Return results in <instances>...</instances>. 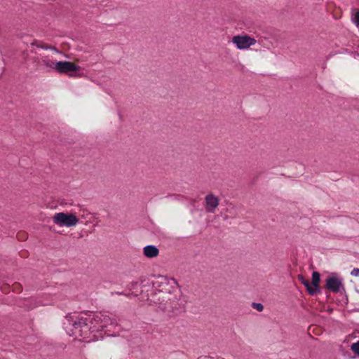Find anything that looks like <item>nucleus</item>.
Returning a JSON list of instances; mask_svg holds the SVG:
<instances>
[{
    "label": "nucleus",
    "mask_w": 359,
    "mask_h": 359,
    "mask_svg": "<svg viewBox=\"0 0 359 359\" xmlns=\"http://www.w3.org/2000/svg\"><path fill=\"white\" fill-rule=\"evenodd\" d=\"M232 42L236 45L238 49L245 50L255 45L257 41L254 38L245 34L233 36Z\"/></svg>",
    "instance_id": "5"
},
{
    "label": "nucleus",
    "mask_w": 359,
    "mask_h": 359,
    "mask_svg": "<svg viewBox=\"0 0 359 359\" xmlns=\"http://www.w3.org/2000/svg\"><path fill=\"white\" fill-rule=\"evenodd\" d=\"M53 222L55 224L60 226L71 227L76 226L79 222V219L75 214L57 212L53 217Z\"/></svg>",
    "instance_id": "4"
},
{
    "label": "nucleus",
    "mask_w": 359,
    "mask_h": 359,
    "mask_svg": "<svg viewBox=\"0 0 359 359\" xmlns=\"http://www.w3.org/2000/svg\"><path fill=\"white\" fill-rule=\"evenodd\" d=\"M92 313H86L75 320L72 328L68 332L69 335L74 336L75 339L89 342L97 340L102 337V334H98L97 330H94L95 323H93Z\"/></svg>",
    "instance_id": "1"
},
{
    "label": "nucleus",
    "mask_w": 359,
    "mask_h": 359,
    "mask_svg": "<svg viewBox=\"0 0 359 359\" xmlns=\"http://www.w3.org/2000/svg\"><path fill=\"white\" fill-rule=\"evenodd\" d=\"M355 23L357 26H359V9L355 14Z\"/></svg>",
    "instance_id": "16"
},
{
    "label": "nucleus",
    "mask_w": 359,
    "mask_h": 359,
    "mask_svg": "<svg viewBox=\"0 0 359 359\" xmlns=\"http://www.w3.org/2000/svg\"><path fill=\"white\" fill-rule=\"evenodd\" d=\"M351 348L355 353L359 355V341L353 343L351 345Z\"/></svg>",
    "instance_id": "14"
},
{
    "label": "nucleus",
    "mask_w": 359,
    "mask_h": 359,
    "mask_svg": "<svg viewBox=\"0 0 359 359\" xmlns=\"http://www.w3.org/2000/svg\"><path fill=\"white\" fill-rule=\"evenodd\" d=\"M297 278L298 280L306 287L308 292L311 294V295H313L315 294V291H313V290H312L311 288V283H309V281L308 280H306L303 275L302 274H299L297 276Z\"/></svg>",
    "instance_id": "12"
},
{
    "label": "nucleus",
    "mask_w": 359,
    "mask_h": 359,
    "mask_svg": "<svg viewBox=\"0 0 359 359\" xmlns=\"http://www.w3.org/2000/svg\"><path fill=\"white\" fill-rule=\"evenodd\" d=\"M326 287L333 292H338L342 287V283L335 277H329L326 280Z\"/></svg>",
    "instance_id": "8"
},
{
    "label": "nucleus",
    "mask_w": 359,
    "mask_h": 359,
    "mask_svg": "<svg viewBox=\"0 0 359 359\" xmlns=\"http://www.w3.org/2000/svg\"><path fill=\"white\" fill-rule=\"evenodd\" d=\"M42 64L46 67L55 71L56 62L50 59L48 57H43L41 59Z\"/></svg>",
    "instance_id": "13"
},
{
    "label": "nucleus",
    "mask_w": 359,
    "mask_h": 359,
    "mask_svg": "<svg viewBox=\"0 0 359 359\" xmlns=\"http://www.w3.org/2000/svg\"><path fill=\"white\" fill-rule=\"evenodd\" d=\"M23 306L27 310H32L41 306L47 305L41 299L39 298H29L24 301Z\"/></svg>",
    "instance_id": "9"
},
{
    "label": "nucleus",
    "mask_w": 359,
    "mask_h": 359,
    "mask_svg": "<svg viewBox=\"0 0 359 359\" xmlns=\"http://www.w3.org/2000/svg\"><path fill=\"white\" fill-rule=\"evenodd\" d=\"M179 292L177 288L171 290H159L151 294L150 301L158 304L164 311H174L178 308Z\"/></svg>",
    "instance_id": "2"
},
{
    "label": "nucleus",
    "mask_w": 359,
    "mask_h": 359,
    "mask_svg": "<svg viewBox=\"0 0 359 359\" xmlns=\"http://www.w3.org/2000/svg\"><path fill=\"white\" fill-rule=\"evenodd\" d=\"M320 280V275L317 271H313L312 273V283L311 284V288L315 291V294L316 293L318 287L319 283Z\"/></svg>",
    "instance_id": "11"
},
{
    "label": "nucleus",
    "mask_w": 359,
    "mask_h": 359,
    "mask_svg": "<svg viewBox=\"0 0 359 359\" xmlns=\"http://www.w3.org/2000/svg\"><path fill=\"white\" fill-rule=\"evenodd\" d=\"M93 323H95L94 330L100 332L104 331L109 327H114L118 325L117 318L109 313H92Z\"/></svg>",
    "instance_id": "3"
},
{
    "label": "nucleus",
    "mask_w": 359,
    "mask_h": 359,
    "mask_svg": "<svg viewBox=\"0 0 359 359\" xmlns=\"http://www.w3.org/2000/svg\"><path fill=\"white\" fill-rule=\"evenodd\" d=\"M252 307L259 312L264 309V306L260 303H252Z\"/></svg>",
    "instance_id": "15"
},
{
    "label": "nucleus",
    "mask_w": 359,
    "mask_h": 359,
    "mask_svg": "<svg viewBox=\"0 0 359 359\" xmlns=\"http://www.w3.org/2000/svg\"><path fill=\"white\" fill-rule=\"evenodd\" d=\"M351 274L353 276H359V269L355 268L351 272Z\"/></svg>",
    "instance_id": "17"
},
{
    "label": "nucleus",
    "mask_w": 359,
    "mask_h": 359,
    "mask_svg": "<svg viewBox=\"0 0 359 359\" xmlns=\"http://www.w3.org/2000/svg\"><path fill=\"white\" fill-rule=\"evenodd\" d=\"M144 255L148 258L156 257L159 254L158 249L154 245H147L143 249Z\"/></svg>",
    "instance_id": "10"
},
{
    "label": "nucleus",
    "mask_w": 359,
    "mask_h": 359,
    "mask_svg": "<svg viewBox=\"0 0 359 359\" xmlns=\"http://www.w3.org/2000/svg\"><path fill=\"white\" fill-rule=\"evenodd\" d=\"M80 69V67L69 61L56 62L55 71L59 74H70Z\"/></svg>",
    "instance_id": "6"
},
{
    "label": "nucleus",
    "mask_w": 359,
    "mask_h": 359,
    "mask_svg": "<svg viewBox=\"0 0 359 359\" xmlns=\"http://www.w3.org/2000/svg\"><path fill=\"white\" fill-rule=\"evenodd\" d=\"M13 290L15 292H19L20 290V286L18 284L13 285Z\"/></svg>",
    "instance_id": "18"
},
{
    "label": "nucleus",
    "mask_w": 359,
    "mask_h": 359,
    "mask_svg": "<svg viewBox=\"0 0 359 359\" xmlns=\"http://www.w3.org/2000/svg\"><path fill=\"white\" fill-rule=\"evenodd\" d=\"M205 203L206 211L214 213L219 204V199L212 193H210L205 197Z\"/></svg>",
    "instance_id": "7"
}]
</instances>
